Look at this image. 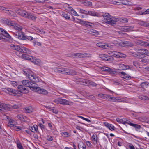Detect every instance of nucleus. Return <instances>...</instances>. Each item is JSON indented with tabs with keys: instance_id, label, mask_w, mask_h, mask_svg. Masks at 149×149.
Instances as JSON below:
<instances>
[{
	"instance_id": "9b49d317",
	"label": "nucleus",
	"mask_w": 149,
	"mask_h": 149,
	"mask_svg": "<svg viewBox=\"0 0 149 149\" xmlns=\"http://www.w3.org/2000/svg\"><path fill=\"white\" fill-rule=\"evenodd\" d=\"M139 52H137V53L135 54L134 56L139 58L142 59L145 57L143 53L142 49L139 50Z\"/></svg>"
},
{
	"instance_id": "37998d69",
	"label": "nucleus",
	"mask_w": 149,
	"mask_h": 149,
	"mask_svg": "<svg viewBox=\"0 0 149 149\" xmlns=\"http://www.w3.org/2000/svg\"><path fill=\"white\" fill-rule=\"evenodd\" d=\"M135 42L137 45H141L145 46V43H144L143 41L141 40L136 41Z\"/></svg>"
},
{
	"instance_id": "bf43d9fd",
	"label": "nucleus",
	"mask_w": 149,
	"mask_h": 149,
	"mask_svg": "<svg viewBox=\"0 0 149 149\" xmlns=\"http://www.w3.org/2000/svg\"><path fill=\"white\" fill-rule=\"evenodd\" d=\"M141 61L144 63H149V59L146 58H142V59L141 60Z\"/></svg>"
},
{
	"instance_id": "a19ab883",
	"label": "nucleus",
	"mask_w": 149,
	"mask_h": 149,
	"mask_svg": "<svg viewBox=\"0 0 149 149\" xmlns=\"http://www.w3.org/2000/svg\"><path fill=\"white\" fill-rule=\"evenodd\" d=\"M149 83L146 82H142L141 84V86L143 88H146L148 86Z\"/></svg>"
},
{
	"instance_id": "2eb2a0df",
	"label": "nucleus",
	"mask_w": 149,
	"mask_h": 149,
	"mask_svg": "<svg viewBox=\"0 0 149 149\" xmlns=\"http://www.w3.org/2000/svg\"><path fill=\"white\" fill-rule=\"evenodd\" d=\"M31 61L38 66H41L42 65V63L41 60L39 59L36 58L35 57H33V59Z\"/></svg>"
},
{
	"instance_id": "79ce46f5",
	"label": "nucleus",
	"mask_w": 149,
	"mask_h": 149,
	"mask_svg": "<svg viewBox=\"0 0 149 149\" xmlns=\"http://www.w3.org/2000/svg\"><path fill=\"white\" fill-rule=\"evenodd\" d=\"M17 147L19 149H24L22 146L19 141H17Z\"/></svg>"
},
{
	"instance_id": "39448f33",
	"label": "nucleus",
	"mask_w": 149,
	"mask_h": 149,
	"mask_svg": "<svg viewBox=\"0 0 149 149\" xmlns=\"http://www.w3.org/2000/svg\"><path fill=\"white\" fill-rule=\"evenodd\" d=\"M11 38L10 36L7 32L0 28V40L3 41L8 40V38Z\"/></svg>"
},
{
	"instance_id": "ea45409f",
	"label": "nucleus",
	"mask_w": 149,
	"mask_h": 149,
	"mask_svg": "<svg viewBox=\"0 0 149 149\" xmlns=\"http://www.w3.org/2000/svg\"><path fill=\"white\" fill-rule=\"evenodd\" d=\"M63 17L67 19H70V15L67 12L64 13H62Z\"/></svg>"
},
{
	"instance_id": "cd10ccee",
	"label": "nucleus",
	"mask_w": 149,
	"mask_h": 149,
	"mask_svg": "<svg viewBox=\"0 0 149 149\" xmlns=\"http://www.w3.org/2000/svg\"><path fill=\"white\" fill-rule=\"evenodd\" d=\"M29 129L31 132H37L38 131V126L36 125H34L33 126H30Z\"/></svg>"
},
{
	"instance_id": "9d476101",
	"label": "nucleus",
	"mask_w": 149,
	"mask_h": 149,
	"mask_svg": "<svg viewBox=\"0 0 149 149\" xmlns=\"http://www.w3.org/2000/svg\"><path fill=\"white\" fill-rule=\"evenodd\" d=\"M99 57L102 59L108 61H110L113 60L112 57L108 56L107 55L101 54L99 55Z\"/></svg>"
},
{
	"instance_id": "f257e3e1",
	"label": "nucleus",
	"mask_w": 149,
	"mask_h": 149,
	"mask_svg": "<svg viewBox=\"0 0 149 149\" xmlns=\"http://www.w3.org/2000/svg\"><path fill=\"white\" fill-rule=\"evenodd\" d=\"M24 74L28 77L31 81L29 80H23L22 83L24 86L30 88V89L33 91L37 92L39 94L46 95L48 94L47 91L44 89L37 86H35L36 83L39 81L38 77L34 75L31 71L30 70H25L23 71Z\"/></svg>"
},
{
	"instance_id": "0eeeda50",
	"label": "nucleus",
	"mask_w": 149,
	"mask_h": 149,
	"mask_svg": "<svg viewBox=\"0 0 149 149\" xmlns=\"http://www.w3.org/2000/svg\"><path fill=\"white\" fill-rule=\"evenodd\" d=\"M54 102L57 104H62L64 105H68L69 104V102L67 100L58 98L55 99Z\"/></svg>"
},
{
	"instance_id": "3c124183",
	"label": "nucleus",
	"mask_w": 149,
	"mask_h": 149,
	"mask_svg": "<svg viewBox=\"0 0 149 149\" xmlns=\"http://www.w3.org/2000/svg\"><path fill=\"white\" fill-rule=\"evenodd\" d=\"M62 136L64 137H68L70 136L69 133L67 132H64L61 133Z\"/></svg>"
},
{
	"instance_id": "e433bc0d",
	"label": "nucleus",
	"mask_w": 149,
	"mask_h": 149,
	"mask_svg": "<svg viewBox=\"0 0 149 149\" xmlns=\"http://www.w3.org/2000/svg\"><path fill=\"white\" fill-rule=\"evenodd\" d=\"M112 53L113 54V56L117 58H120V55H121V53H120L117 52H112Z\"/></svg>"
},
{
	"instance_id": "e2e57ef3",
	"label": "nucleus",
	"mask_w": 149,
	"mask_h": 149,
	"mask_svg": "<svg viewBox=\"0 0 149 149\" xmlns=\"http://www.w3.org/2000/svg\"><path fill=\"white\" fill-rule=\"evenodd\" d=\"M47 139L49 141H51L53 140L52 137L50 135H47Z\"/></svg>"
},
{
	"instance_id": "72a5a7b5",
	"label": "nucleus",
	"mask_w": 149,
	"mask_h": 149,
	"mask_svg": "<svg viewBox=\"0 0 149 149\" xmlns=\"http://www.w3.org/2000/svg\"><path fill=\"white\" fill-rule=\"evenodd\" d=\"M6 13L14 17H15L16 16V14L14 12L11 10H9L7 9H6Z\"/></svg>"
},
{
	"instance_id": "0e129e2a",
	"label": "nucleus",
	"mask_w": 149,
	"mask_h": 149,
	"mask_svg": "<svg viewBox=\"0 0 149 149\" xmlns=\"http://www.w3.org/2000/svg\"><path fill=\"white\" fill-rule=\"evenodd\" d=\"M36 2L38 3H43L45 2L48 1V0H35Z\"/></svg>"
},
{
	"instance_id": "6e6552de",
	"label": "nucleus",
	"mask_w": 149,
	"mask_h": 149,
	"mask_svg": "<svg viewBox=\"0 0 149 149\" xmlns=\"http://www.w3.org/2000/svg\"><path fill=\"white\" fill-rule=\"evenodd\" d=\"M99 97L101 98L102 99L107 100L111 101L113 99V97L110 95L103 94H100L98 95Z\"/></svg>"
},
{
	"instance_id": "4c0bfd02",
	"label": "nucleus",
	"mask_w": 149,
	"mask_h": 149,
	"mask_svg": "<svg viewBox=\"0 0 149 149\" xmlns=\"http://www.w3.org/2000/svg\"><path fill=\"white\" fill-rule=\"evenodd\" d=\"M5 22L8 25H11L13 26L15 25V24L13 22L8 19L6 20Z\"/></svg>"
},
{
	"instance_id": "de8ad7c7",
	"label": "nucleus",
	"mask_w": 149,
	"mask_h": 149,
	"mask_svg": "<svg viewBox=\"0 0 149 149\" xmlns=\"http://www.w3.org/2000/svg\"><path fill=\"white\" fill-rule=\"evenodd\" d=\"M13 26L14 27L15 29L16 30L20 31L22 29V26L18 25H17L15 24V25L14 26Z\"/></svg>"
},
{
	"instance_id": "09e8293b",
	"label": "nucleus",
	"mask_w": 149,
	"mask_h": 149,
	"mask_svg": "<svg viewBox=\"0 0 149 149\" xmlns=\"http://www.w3.org/2000/svg\"><path fill=\"white\" fill-rule=\"evenodd\" d=\"M130 68V66L123 64H122V70H126Z\"/></svg>"
},
{
	"instance_id": "7c9ffc66",
	"label": "nucleus",
	"mask_w": 149,
	"mask_h": 149,
	"mask_svg": "<svg viewBox=\"0 0 149 149\" xmlns=\"http://www.w3.org/2000/svg\"><path fill=\"white\" fill-rule=\"evenodd\" d=\"M96 45L99 47L105 49H107L108 47L107 45H106L104 43L101 42L97 43L96 44Z\"/></svg>"
},
{
	"instance_id": "c9c22d12",
	"label": "nucleus",
	"mask_w": 149,
	"mask_h": 149,
	"mask_svg": "<svg viewBox=\"0 0 149 149\" xmlns=\"http://www.w3.org/2000/svg\"><path fill=\"white\" fill-rule=\"evenodd\" d=\"M122 75H123V77H122V78L126 79H130L131 78V77L130 76L128 75L123 72H122Z\"/></svg>"
},
{
	"instance_id": "f704fd0d",
	"label": "nucleus",
	"mask_w": 149,
	"mask_h": 149,
	"mask_svg": "<svg viewBox=\"0 0 149 149\" xmlns=\"http://www.w3.org/2000/svg\"><path fill=\"white\" fill-rule=\"evenodd\" d=\"M88 33L93 35H97L99 34V32L98 31L93 29H91L88 32Z\"/></svg>"
},
{
	"instance_id": "603ef678",
	"label": "nucleus",
	"mask_w": 149,
	"mask_h": 149,
	"mask_svg": "<svg viewBox=\"0 0 149 149\" xmlns=\"http://www.w3.org/2000/svg\"><path fill=\"white\" fill-rule=\"evenodd\" d=\"M15 121L14 120L12 119H10L9 121V122L8 123V126L10 127L11 124V125H15Z\"/></svg>"
},
{
	"instance_id": "ddd939ff",
	"label": "nucleus",
	"mask_w": 149,
	"mask_h": 149,
	"mask_svg": "<svg viewBox=\"0 0 149 149\" xmlns=\"http://www.w3.org/2000/svg\"><path fill=\"white\" fill-rule=\"evenodd\" d=\"M77 57L80 58L88 57L90 58L91 56V55L87 53H77Z\"/></svg>"
},
{
	"instance_id": "4be33fe9",
	"label": "nucleus",
	"mask_w": 149,
	"mask_h": 149,
	"mask_svg": "<svg viewBox=\"0 0 149 149\" xmlns=\"http://www.w3.org/2000/svg\"><path fill=\"white\" fill-rule=\"evenodd\" d=\"M11 125H12L11 124ZM10 127L17 131H19V130H21L22 131H24V129L23 127H22L20 126H17L15 125H11Z\"/></svg>"
},
{
	"instance_id": "5701e85b",
	"label": "nucleus",
	"mask_w": 149,
	"mask_h": 149,
	"mask_svg": "<svg viewBox=\"0 0 149 149\" xmlns=\"http://www.w3.org/2000/svg\"><path fill=\"white\" fill-rule=\"evenodd\" d=\"M103 124L104 126H105L111 130H114V127L113 125L109 124L107 122H104Z\"/></svg>"
},
{
	"instance_id": "a878e982",
	"label": "nucleus",
	"mask_w": 149,
	"mask_h": 149,
	"mask_svg": "<svg viewBox=\"0 0 149 149\" xmlns=\"http://www.w3.org/2000/svg\"><path fill=\"white\" fill-rule=\"evenodd\" d=\"M102 15L104 19V20H105V22L107 23L108 21L109 20L110 18V15L108 13H106Z\"/></svg>"
},
{
	"instance_id": "58836bf2",
	"label": "nucleus",
	"mask_w": 149,
	"mask_h": 149,
	"mask_svg": "<svg viewBox=\"0 0 149 149\" xmlns=\"http://www.w3.org/2000/svg\"><path fill=\"white\" fill-rule=\"evenodd\" d=\"M111 2L112 4L118 5L120 4L121 0H112Z\"/></svg>"
},
{
	"instance_id": "1a4fd4ad",
	"label": "nucleus",
	"mask_w": 149,
	"mask_h": 149,
	"mask_svg": "<svg viewBox=\"0 0 149 149\" xmlns=\"http://www.w3.org/2000/svg\"><path fill=\"white\" fill-rule=\"evenodd\" d=\"M17 13L23 17L26 18L27 17L29 12L24 10L19 9L17 11Z\"/></svg>"
},
{
	"instance_id": "a18cd8bd",
	"label": "nucleus",
	"mask_w": 149,
	"mask_h": 149,
	"mask_svg": "<svg viewBox=\"0 0 149 149\" xmlns=\"http://www.w3.org/2000/svg\"><path fill=\"white\" fill-rule=\"evenodd\" d=\"M92 139L94 143H97V136L96 135L93 134L92 137Z\"/></svg>"
},
{
	"instance_id": "6ab92c4d",
	"label": "nucleus",
	"mask_w": 149,
	"mask_h": 149,
	"mask_svg": "<svg viewBox=\"0 0 149 149\" xmlns=\"http://www.w3.org/2000/svg\"><path fill=\"white\" fill-rule=\"evenodd\" d=\"M8 107L6 105L3 103H0V112L3 111L4 110H8Z\"/></svg>"
},
{
	"instance_id": "7ed1b4c3",
	"label": "nucleus",
	"mask_w": 149,
	"mask_h": 149,
	"mask_svg": "<svg viewBox=\"0 0 149 149\" xmlns=\"http://www.w3.org/2000/svg\"><path fill=\"white\" fill-rule=\"evenodd\" d=\"M54 70L57 72L68 75H73L77 74V72L75 70L71 69L57 67Z\"/></svg>"
},
{
	"instance_id": "2f4dec72",
	"label": "nucleus",
	"mask_w": 149,
	"mask_h": 149,
	"mask_svg": "<svg viewBox=\"0 0 149 149\" xmlns=\"http://www.w3.org/2000/svg\"><path fill=\"white\" fill-rule=\"evenodd\" d=\"M81 3L84 5L91 7L92 6V3L87 0H85L81 2Z\"/></svg>"
},
{
	"instance_id": "f3484780",
	"label": "nucleus",
	"mask_w": 149,
	"mask_h": 149,
	"mask_svg": "<svg viewBox=\"0 0 149 149\" xmlns=\"http://www.w3.org/2000/svg\"><path fill=\"white\" fill-rule=\"evenodd\" d=\"M7 90L8 91V92H7V91H6L7 93H8L9 94L11 93V94H13L15 96H17V94L19 92L18 91L15 90H13L10 88H8Z\"/></svg>"
},
{
	"instance_id": "680f3d73",
	"label": "nucleus",
	"mask_w": 149,
	"mask_h": 149,
	"mask_svg": "<svg viewBox=\"0 0 149 149\" xmlns=\"http://www.w3.org/2000/svg\"><path fill=\"white\" fill-rule=\"evenodd\" d=\"M50 111H52V112L55 113L57 114L58 112V111L56 109H54L53 108H52V109L50 110Z\"/></svg>"
},
{
	"instance_id": "4d7b16f0",
	"label": "nucleus",
	"mask_w": 149,
	"mask_h": 149,
	"mask_svg": "<svg viewBox=\"0 0 149 149\" xmlns=\"http://www.w3.org/2000/svg\"><path fill=\"white\" fill-rule=\"evenodd\" d=\"M143 52L144 56L146 55L149 56V51L147 49H142Z\"/></svg>"
},
{
	"instance_id": "8fccbe9b",
	"label": "nucleus",
	"mask_w": 149,
	"mask_h": 149,
	"mask_svg": "<svg viewBox=\"0 0 149 149\" xmlns=\"http://www.w3.org/2000/svg\"><path fill=\"white\" fill-rule=\"evenodd\" d=\"M83 24H84L85 26L88 27V26H91L92 25H90V24H93L92 23H90L87 21H84L83 22Z\"/></svg>"
},
{
	"instance_id": "20e7f679",
	"label": "nucleus",
	"mask_w": 149,
	"mask_h": 149,
	"mask_svg": "<svg viewBox=\"0 0 149 149\" xmlns=\"http://www.w3.org/2000/svg\"><path fill=\"white\" fill-rule=\"evenodd\" d=\"M10 47L14 50L17 51L18 52H20L22 53H27L28 54H31V50L25 47L20 46L19 45L11 44L10 45Z\"/></svg>"
},
{
	"instance_id": "6e6d98bb",
	"label": "nucleus",
	"mask_w": 149,
	"mask_h": 149,
	"mask_svg": "<svg viewBox=\"0 0 149 149\" xmlns=\"http://www.w3.org/2000/svg\"><path fill=\"white\" fill-rule=\"evenodd\" d=\"M24 40H33V37L31 36H25Z\"/></svg>"
},
{
	"instance_id": "412c9836",
	"label": "nucleus",
	"mask_w": 149,
	"mask_h": 149,
	"mask_svg": "<svg viewBox=\"0 0 149 149\" xmlns=\"http://www.w3.org/2000/svg\"><path fill=\"white\" fill-rule=\"evenodd\" d=\"M133 27L122 26V31L125 32L129 31H132L133 29Z\"/></svg>"
},
{
	"instance_id": "c756f323",
	"label": "nucleus",
	"mask_w": 149,
	"mask_h": 149,
	"mask_svg": "<svg viewBox=\"0 0 149 149\" xmlns=\"http://www.w3.org/2000/svg\"><path fill=\"white\" fill-rule=\"evenodd\" d=\"M87 15L93 16H97L98 17L100 16L98 13L92 11H88Z\"/></svg>"
},
{
	"instance_id": "423d86ee",
	"label": "nucleus",
	"mask_w": 149,
	"mask_h": 149,
	"mask_svg": "<svg viewBox=\"0 0 149 149\" xmlns=\"http://www.w3.org/2000/svg\"><path fill=\"white\" fill-rule=\"evenodd\" d=\"M122 124H123L124 125H125L126 124H129L130 125L134 127L137 129H140L141 127V126L139 125L132 123L130 121L124 118H123L122 119Z\"/></svg>"
},
{
	"instance_id": "052dcab7",
	"label": "nucleus",
	"mask_w": 149,
	"mask_h": 149,
	"mask_svg": "<svg viewBox=\"0 0 149 149\" xmlns=\"http://www.w3.org/2000/svg\"><path fill=\"white\" fill-rule=\"evenodd\" d=\"M149 14V8L146 11L144 12H141L140 13V15H143L144 14Z\"/></svg>"
},
{
	"instance_id": "b1692460",
	"label": "nucleus",
	"mask_w": 149,
	"mask_h": 149,
	"mask_svg": "<svg viewBox=\"0 0 149 149\" xmlns=\"http://www.w3.org/2000/svg\"><path fill=\"white\" fill-rule=\"evenodd\" d=\"M28 15H27V17L26 18H28L30 20H35L37 17L32 14L31 13L29 12L28 13Z\"/></svg>"
},
{
	"instance_id": "c85d7f7f",
	"label": "nucleus",
	"mask_w": 149,
	"mask_h": 149,
	"mask_svg": "<svg viewBox=\"0 0 149 149\" xmlns=\"http://www.w3.org/2000/svg\"><path fill=\"white\" fill-rule=\"evenodd\" d=\"M22 57L23 58L26 60H29L31 61L33 57L29 56L27 54H23L22 55Z\"/></svg>"
},
{
	"instance_id": "dca6fc26",
	"label": "nucleus",
	"mask_w": 149,
	"mask_h": 149,
	"mask_svg": "<svg viewBox=\"0 0 149 149\" xmlns=\"http://www.w3.org/2000/svg\"><path fill=\"white\" fill-rule=\"evenodd\" d=\"M18 88L20 92L23 93H26L28 92V90L22 85H19L18 86Z\"/></svg>"
},
{
	"instance_id": "4468645a",
	"label": "nucleus",
	"mask_w": 149,
	"mask_h": 149,
	"mask_svg": "<svg viewBox=\"0 0 149 149\" xmlns=\"http://www.w3.org/2000/svg\"><path fill=\"white\" fill-rule=\"evenodd\" d=\"M134 46V44L129 41H124L122 42V47H132Z\"/></svg>"
},
{
	"instance_id": "bb28decb",
	"label": "nucleus",
	"mask_w": 149,
	"mask_h": 149,
	"mask_svg": "<svg viewBox=\"0 0 149 149\" xmlns=\"http://www.w3.org/2000/svg\"><path fill=\"white\" fill-rule=\"evenodd\" d=\"M24 111L25 113H30L33 112V109L31 106H29L24 108Z\"/></svg>"
},
{
	"instance_id": "13d9d810",
	"label": "nucleus",
	"mask_w": 149,
	"mask_h": 149,
	"mask_svg": "<svg viewBox=\"0 0 149 149\" xmlns=\"http://www.w3.org/2000/svg\"><path fill=\"white\" fill-rule=\"evenodd\" d=\"M139 98L143 100H148L149 98L147 96L142 95Z\"/></svg>"
},
{
	"instance_id": "49530a36",
	"label": "nucleus",
	"mask_w": 149,
	"mask_h": 149,
	"mask_svg": "<svg viewBox=\"0 0 149 149\" xmlns=\"http://www.w3.org/2000/svg\"><path fill=\"white\" fill-rule=\"evenodd\" d=\"M78 10L79 12L81 13L84 14L86 15H87L88 14V11L83 10L81 8L78 9Z\"/></svg>"
},
{
	"instance_id": "f8f14e48",
	"label": "nucleus",
	"mask_w": 149,
	"mask_h": 149,
	"mask_svg": "<svg viewBox=\"0 0 149 149\" xmlns=\"http://www.w3.org/2000/svg\"><path fill=\"white\" fill-rule=\"evenodd\" d=\"M14 34L16 37L19 39L24 40L25 36L23 33L21 31H17L14 33Z\"/></svg>"
},
{
	"instance_id": "f03ea898",
	"label": "nucleus",
	"mask_w": 149,
	"mask_h": 149,
	"mask_svg": "<svg viewBox=\"0 0 149 149\" xmlns=\"http://www.w3.org/2000/svg\"><path fill=\"white\" fill-rule=\"evenodd\" d=\"M74 81L77 84H82L88 86H96L97 84L88 80L82 78L77 77L74 79Z\"/></svg>"
},
{
	"instance_id": "774afa93",
	"label": "nucleus",
	"mask_w": 149,
	"mask_h": 149,
	"mask_svg": "<svg viewBox=\"0 0 149 149\" xmlns=\"http://www.w3.org/2000/svg\"><path fill=\"white\" fill-rule=\"evenodd\" d=\"M11 84L14 86H17V83L15 81H12L11 82Z\"/></svg>"
},
{
	"instance_id": "473e14b6",
	"label": "nucleus",
	"mask_w": 149,
	"mask_h": 149,
	"mask_svg": "<svg viewBox=\"0 0 149 149\" xmlns=\"http://www.w3.org/2000/svg\"><path fill=\"white\" fill-rule=\"evenodd\" d=\"M63 6L65 9L69 12L71 10H73V8L71 7L69 5L67 4H65Z\"/></svg>"
},
{
	"instance_id": "c03bdc74",
	"label": "nucleus",
	"mask_w": 149,
	"mask_h": 149,
	"mask_svg": "<svg viewBox=\"0 0 149 149\" xmlns=\"http://www.w3.org/2000/svg\"><path fill=\"white\" fill-rule=\"evenodd\" d=\"M148 22H146L143 21H140L139 22V24L145 27L148 26Z\"/></svg>"
},
{
	"instance_id": "69168bd1",
	"label": "nucleus",
	"mask_w": 149,
	"mask_h": 149,
	"mask_svg": "<svg viewBox=\"0 0 149 149\" xmlns=\"http://www.w3.org/2000/svg\"><path fill=\"white\" fill-rule=\"evenodd\" d=\"M128 20L126 18H124L122 19V23H127L128 22Z\"/></svg>"
},
{
	"instance_id": "a211bd4d",
	"label": "nucleus",
	"mask_w": 149,
	"mask_h": 149,
	"mask_svg": "<svg viewBox=\"0 0 149 149\" xmlns=\"http://www.w3.org/2000/svg\"><path fill=\"white\" fill-rule=\"evenodd\" d=\"M118 19L115 17L110 18L107 23L109 24L113 25L116 23L118 20Z\"/></svg>"
},
{
	"instance_id": "5fc2aeb1",
	"label": "nucleus",
	"mask_w": 149,
	"mask_h": 149,
	"mask_svg": "<svg viewBox=\"0 0 149 149\" xmlns=\"http://www.w3.org/2000/svg\"><path fill=\"white\" fill-rule=\"evenodd\" d=\"M70 13H71L72 15H74V16H78L79 15L77 14V12L74 10L73 9V10H71V11L70 12Z\"/></svg>"
},
{
	"instance_id": "aec40b11",
	"label": "nucleus",
	"mask_w": 149,
	"mask_h": 149,
	"mask_svg": "<svg viewBox=\"0 0 149 149\" xmlns=\"http://www.w3.org/2000/svg\"><path fill=\"white\" fill-rule=\"evenodd\" d=\"M101 69L102 71L106 72H108L109 73L112 74H113L114 71L111 69L106 67H102Z\"/></svg>"
},
{
	"instance_id": "393cba45",
	"label": "nucleus",
	"mask_w": 149,
	"mask_h": 149,
	"mask_svg": "<svg viewBox=\"0 0 149 149\" xmlns=\"http://www.w3.org/2000/svg\"><path fill=\"white\" fill-rule=\"evenodd\" d=\"M78 147L79 149H86V144L81 141L79 143Z\"/></svg>"
},
{
	"instance_id": "338daca9",
	"label": "nucleus",
	"mask_w": 149,
	"mask_h": 149,
	"mask_svg": "<svg viewBox=\"0 0 149 149\" xmlns=\"http://www.w3.org/2000/svg\"><path fill=\"white\" fill-rule=\"evenodd\" d=\"M12 107L13 108L15 109H17L19 108V105H16V104H14L13 105V106H12Z\"/></svg>"
},
{
	"instance_id": "864d4df0",
	"label": "nucleus",
	"mask_w": 149,
	"mask_h": 149,
	"mask_svg": "<svg viewBox=\"0 0 149 149\" xmlns=\"http://www.w3.org/2000/svg\"><path fill=\"white\" fill-rule=\"evenodd\" d=\"M124 5H130L129 2L127 1L126 0H122V4Z\"/></svg>"
}]
</instances>
